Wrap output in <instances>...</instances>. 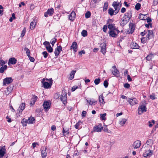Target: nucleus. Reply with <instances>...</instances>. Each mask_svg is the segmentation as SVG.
I'll list each match as a JSON object with an SVG mask.
<instances>
[{"label":"nucleus","mask_w":158,"mask_h":158,"mask_svg":"<svg viewBox=\"0 0 158 158\" xmlns=\"http://www.w3.org/2000/svg\"><path fill=\"white\" fill-rule=\"evenodd\" d=\"M41 83L44 88L48 89L51 87L52 80V79H47L44 78L42 79Z\"/></svg>","instance_id":"obj_1"},{"label":"nucleus","mask_w":158,"mask_h":158,"mask_svg":"<svg viewBox=\"0 0 158 158\" xmlns=\"http://www.w3.org/2000/svg\"><path fill=\"white\" fill-rule=\"evenodd\" d=\"M146 102L144 100H143L141 102L138 109V114L139 115H140L144 112L146 111L147 108L146 107Z\"/></svg>","instance_id":"obj_2"},{"label":"nucleus","mask_w":158,"mask_h":158,"mask_svg":"<svg viewBox=\"0 0 158 158\" xmlns=\"http://www.w3.org/2000/svg\"><path fill=\"white\" fill-rule=\"evenodd\" d=\"M112 5L115 9V15H116L118 12L120 10L122 5V3L121 2H119L118 1H114L113 2Z\"/></svg>","instance_id":"obj_3"},{"label":"nucleus","mask_w":158,"mask_h":158,"mask_svg":"<svg viewBox=\"0 0 158 158\" xmlns=\"http://www.w3.org/2000/svg\"><path fill=\"white\" fill-rule=\"evenodd\" d=\"M153 141L152 139H148L146 142V145L144 147L145 148L154 150L155 148L154 146L153 145Z\"/></svg>","instance_id":"obj_4"},{"label":"nucleus","mask_w":158,"mask_h":158,"mask_svg":"<svg viewBox=\"0 0 158 158\" xmlns=\"http://www.w3.org/2000/svg\"><path fill=\"white\" fill-rule=\"evenodd\" d=\"M142 149L144 151L143 154V156L144 157H147L148 156L149 157L152 155V152L151 149L145 148V147L143 148Z\"/></svg>","instance_id":"obj_5"},{"label":"nucleus","mask_w":158,"mask_h":158,"mask_svg":"<svg viewBox=\"0 0 158 158\" xmlns=\"http://www.w3.org/2000/svg\"><path fill=\"white\" fill-rule=\"evenodd\" d=\"M119 32V31L117 29H114L110 30L109 32V34L110 36L113 37H116Z\"/></svg>","instance_id":"obj_6"},{"label":"nucleus","mask_w":158,"mask_h":158,"mask_svg":"<svg viewBox=\"0 0 158 158\" xmlns=\"http://www.w3.org/2000/svg\"><path fill=\"white\" fill-rule=\"evenodd\" d=\"M112 69H111V71L112 74L116 77H118L119 76V72L117 69L116 66H114L112 67Z\"/></svg>","instance_id":"obj_7"},{"label":"nucleus","mask_w":158,"mask_h":158,"mask_svg":"<svg viewBox=\"0 0 158 158\" xmlns=\"http://www.w3.org/2000/svg\"><path fill=\"white\" fill-rule=\"evenodd\" d=\"M51 102L50 101H45L43 106L45 111H47L50 108Z\"/></svg>","instance_id":"obj_8"},{"label":"nucleus","mask_w":158,"mask_h":158,"mask_svg":"<svg viewBox=\"0 0 158 158\" xmlns=\"http://www.w3.org/2000/svg\"><path fill=\"white\" fill-rule=\"evenodd\" d=\"M54 9L52 8L48 9L47 11L44 13V16L45 17L52 16L54 13Z\"/></svg>","instance_id":"obj_9"},{"label":"nucleus","mask_w":158,"mask_h":158,"mask_svg":"<svg viewBox=\"0 0 158 158\" xmlns=\"http://www.w3.org/2000/svg\"><path fill=\"white\" fill-rule=\"evenodd\" d=\"M62 50V48L60 46H58L55 48L54 51L55 56H59L60 52Z\"/></svg>","instance_id":"obj_10"},{"label":"nucleus","mask_w":158,"mask_h":158,"mask_svg":"<svg viewBox=\"0 0 158 158\" xmlns=\"http://www.w3.org/2000/svg\"><path fill=\"white\" fill-rule=\"evenodd\" d=\"M13 81V79L11 77H6L3 80V85H6V84H9L11 83Z\"/></svg>","instance_id":"obj_11"},{"label":"nucleus","mask_w":158,"mask_h":158,"mask_svg":"<svg viewBox=\"0 0 158 158\" xmlns=\"http://www.w3.org/2000/svg\"><path fill=\"white\" fill-rule=\"evenodd\" d=\"M106 44L104 43H102L100 44L101 50L102 52L105 54L106 52Z\"/></svg>","instance_id":"obj_12"},{"label":"nucleus","mask_w":158,"mask_h":158,"mask_svg":"<svg viewBox=\"0 0 158 158\" xmlns=\"http://www.w3.org/2000/svg\"><path fill=\"white\" fill-rule=\"evenodd\" d=\"M6 153V150L5 146L0 147V158H2Z\"/></svg>","instance_id":"obj_13"},{"label":"nucleus","mask_w":158,"mask_h":158,"mask_svg":"<svg viewBox=\"0 0 158 158\" xmlns=\"http://www.w3.org/2000/svg\"><path fill=\"white\" fill-rule=\"evenodd\" d=\"M129 19L124 15L120 21V24L121 26H124L129 21Z\"/></svg>","instance_id":"obj_14"},{"label":"nucleus","mask_w":158,"mask_h":158,"mask_svg":"<svg viewBox=\"0 0 158 158\" xmlns=\"http://www.w3.org/2000/svg\"><path fill=\"white\" fill-rule=\"evenodd\" d=\"M102 128L101 124H99L97 126L94 127L93 128V132H100L101 131Z\"/></svg>","instance_id":"obj_15"},{"label":"nucleus","mask_w":158,"mask_h":158,"mask_svg":"<svg viewBox=\"0 0 158 158\" xmlns=\"http://www.w3.org/2000/svg\"><path fill=\"white\" fill-rule=\"evenodd\" d=\"M71 50L73 49L74 52H76L77 51V44L76 42H74L72 43L71 46L70 47Z\"/></svg>","instance_id":"obj_16"},{"label":"nucleus","mask_w":158,"mask_h":158,"mask_svg":"<svg viewBox=\"0 0 158 158\" xmlns=\"http://www.w3.org/2000/svg\"><path fill=\"white\" fill-rule=\"evenodd\" d=\"M13 88L10 85L7 87L5 90L4 93L6 95H9L13 90Z\"/></svg>","instance_id":"obj_17"},{"label":"nucleus","mask_w":158,"mask_h":158,"mask_svg":"<svg viewBox=\"0 0 158 158\" xmlns=\"http://www.w3.org/2000/svg\"><path fill=\"white\" fill-rule=\"evenodd\" d=\"M141 144V141L138 140L135 141L133 144V147L134 148H139Z\"/></svg>","instance_id":"obj_18"},{"label":"nucleus","mask_w":158,"mask_h":158,"mask_svg":"<svg viewBox=\"0 0 158 158\" xmlns=\"http://www.w3.org/2000/svg\"><path fill=\"white\" fill-rule=\"evenodd\" d=\"M47 148H43L41 151V156L42 158H46L47 156Z\"/></svg>","instance_id":"obj_19"},{"label":"nucleus","mask_w":158,"mask_h":158,"mask_svg":"<svg viewBox=\"0 0 158 158\" xmlns=\"http://www.w3.org/2000/svg\"><path fill=\"white\" fill-rule=\"evenodd\" d=\"M75 16L76 13L75 12L72 11L69 16V20L73 21L74 20Z\"/></svg>","instance_id":"obj_20"},{"label":"nucleus","mask_w":158,"mask_h":158,"mask_svg":"<svg viewBox=\"0 0 158 158\" xmlns=\"http://www.w3.org/2000/svg\"><path fill=\"white\" fill-rule=\"evenodd\" d=\"M129 33L132 34L134 31L135 28V26L133 23H130L129 25Z\"/></svg>","instance_id":"obj_21"},{"label":"nucleus","mask_w":158,"mask_h":158,"mask_svg":"<svg viewBox=\"0 0 158 158\" xmlns=\"http://www.w3.org/2000/svg\"><path fill=\"white\" fill-rule=\"evenodd\" d=\"M17 60L14 58H10L8 62V64L10 65V64H14L16 63Z\"/></svg>","instance_id":"obj_22"},{"label":"nucleus","mask_w":158,"mask_h":158,"mask_svg":"<svg viewBox=\"0 0 158 158\" xmlns=\"http://www.w3.org/2000/svg\"><path fill=\"white\" fill-rule=\"evenodd\" d=\"M67 92L66 90H62L60 99H66L67 98Z\"/></svg>","instance_id":"obj_23"},{"label":"nucleus","mask_w":158,"mask_h":158,"mask_svg":"<svg viewBox=\"0 0 158 158\" xmlns=\"http://www.w3.org/2000/svg\"><path fill=\"white\" fill-rule=\"evenodd\" d=\"M128 102L131 106L135 105L138 103L137 99H129Z\"/></svg>","instance_id":"obj_24"},{"label":"nucleus","mask_w":158,"mask_h":158,"mask_svg":"<svg viewBox=\"0 0 158 158\" xmlns=\"http://www.w3.org/2000/svg\"><path fill=\"white\" fill-rule=\"evenodd\" d=\"M25 104L24 103H22L18 109V111H19V113H21L22 111L25 108Z\"/></svg>","instance_id":"obj_25"},{"label":"nucleus","mask_w":158,"mask_h":158,"mask_svg":"<svg viewBox=\"0 0 158 158\" xmlns=\"http://www.w3.org/2000/svg\"><path fill=\"white\" fill-rule=\"evenodd\" d=\"M124 16L130 20L132 17V12L131 11L129 10L126 13Z\"/></svg>","instance_id":"obj_26"},{"label":"nucleus","mask_w":158,"mask_h":158,"mask_svg":"<svg viewBox=\"0 0 158 158\" xmlns=\"http://www.w3.org/2000/svg\"><path fill=\"white\" fill-rule=\"evenodd\" d=\"M153 37V33L152 31V30H148L147 36L148 40H149L152 38Z\"/></svg>","instance_id":"obj_27"},{"label":"nucleus","mask_w":158,"mask_h":158,"mask_svg":"<svg viewBox=\"0 0 158 158\" xmlns=\"http://www.w3.org/2000/svg\"><path fill=\"white\" fill-rule=\"evenodd\" d=\"M127 121V119L125 118H122L119 121V123L121 125L123 126Z\"/></svg>","instance_id":"obj_28"},{"label":"nucleus","mask_w":158,"mask_h":158,"mask_svg":"<svg viewBox=\"0 0 158 158\" xmlns=\"http://www.w3.org/2000/svg\"><path fill=\"white\" fill-rule=\"evenodd\" d=\"M130 47L132 49H138L139 46L138 45L135 43H133L130 45Z\"/></svg>","instance_id":"obj_29"},{"label":"nucleus","mask_w":158,"mask_h":158,"mask_svg":"<svg viewBox=\"0 0 158 158\" xmlns=\"http://www.w3.org/2000/svg\"><path fill=\"white\" fill-rule=\"evenodd\" d=\"M87 102L90 105H95L96 101L94 99H87Z\"/></svg>","instance_id":"obj_30"},{"label":"nucleus","mask_w":158,"mask_h":158,"mask_svg":"<svg viewBox=\"0 0 158 158\" xmlns=\"http://www.w3.org/2000/svg\"><path fill=\"white\" fill-rule=\"evenodd\" d=\"M114 25H115L113 24H107L108 27L110 29V31L117 29L114 26Z\"/></svg>","instance_id":"obj_31"},{"label":"nucleus","mask_w":158,"mask_h":158,"mask_svg":"<svg viewBox=\"0 0 158 158\" xmlns=\"http://www.w3.org/2000/svg\"><path fill=\"white\" fill-rule=\"evenodd\" d=\"M76 72V70H73L71 72L70 74V77H69L70 80H72L74 78V75Z\"/></svg>","instance_id":"obj_32"},{"label":"nucleus","mask_w":158,"mask_h":158,"mask_svg":"<svg viewBox=\"0 0 158 158\" xmlns=\"http://www.w3.org/2000/svg\"><path fill=\"white\" fill-rule=\"evenodd\" d=\"M147 15H143L142 14H140L139 15V19L142 20H145L147 19Z\"/></svg>","instance_id":"obj_33"},{"label":"nucleus","mask_w":158,"mask_h":158,"mask_svg":"<svg viewBox=\"0 0 158 158\" xmlns=\"http://www.w3.org/2000/svg\"><path fill=\"white\" fill-rule=\"evenodd\" d=\"M7 68L6 65H4L3 66H1L0 68V73H3L6 70Z\"/></svg>","instance_id":"obj_34"},{"label":"nucleus","mask_w":158,"mask_h":158,"mask_svg":"<svg viewBox=\"0 0 158 158\" xmlns=\"http://www.w3.org/2000/svg\"><path fill=\"white\" fill-rule=\"evenodd\" d=\"M36 22H35V21L33 20L31 22V23L30 24V27L31 29H34L35 26L36 25Z\"/></svg>","instance_id":"obj_35"},{"label":"nucleus","mask_w":158,"mask_h":158,"mask_svg":"<svg viewBox=\"0 0 158 158\" xmlns=\"http://www.w3.org/2000/svg\"><path fill=\"white\" fill-rule=\"evenodd\" d=\"M35 118L32 117L29 118L28 119V124H32L35 120Z\"/></svg>","instance_id":"obj_36"},{"label":"nucleus","mask_w":158,"mask_h":158,"mask_svg":"<svg viewBox=\"0 0 158 158\" xmlns=\"http://www.w3.org/2000/svg\"><path fill=\"white\" fill-rule=\"evenodd\" d=\"M102 127V129H103L104 131L108 133H110L111 131L108 130L107 127V126L106 125H104L103 127Z\"/></svg>","instance_id":"obj_37"},{"label":"nucleus","mask_w":158,"mask_h":158,"mask_svg":"<svg viewBox=\"0 0 158 158\" xmlns=\"http://www.w3.org/2000/svg\"><path fill=\"white\" fill-rule=\"evenodd\" d=\"M108 13L111 16L114 15V10L112 8H110L108 10Z\"/></svg>","instance_id":"obj_38"},{"label":"nucleus","mask_w":158,"mask_h":158,"mask_svg":"<svg viewBox=\"0 0 158 158\" xmlns=\"http://www.w3.org/2000/svg\"><path fill=\"white\" fill-rule=\"evenodd\" d=\"M63 135L64 136L66 135H68L69 133V129H68L63 128Z\"/></svg>","instance_id":"obj_39"},{"label":"nucleus","mask_w":158,"mask_h":158,"mask_svg":"<svg viewBox=\"0 0 158 158\" xmlns=\"http://www.w3.org/2000/svg\"><path fill=\"white\" fill-rule=\"evenodd\" d=\"M108 6V4L107 2H106L104 4L103 7V11L105 12L107 10Z\"/></svg>","instance_id":"obj_40"},{"label":"nucleus","mask_w":158,"mask_h":158,"mask_svg":"<svg viewBox=\"0 0 158 158\" xmlns=\"http://www.w3.org/2000/svg\"><path fill=\"white\" fill-rule=\"evenodd\" d=\"M153 57V55L152 54H150L148 55L146 57V59L150 61L151 60L152 58Z\"/></svg>","instance_id":"obj_41"},{"label":"nucleus","mask_w":158,"mask_h":158,"mask_svg":"<svg viewBox=\"0 0 158 158\" xmlns=\"http://www.w3.org/2000/svg\"><path fill=\"white\" fill-rule=\"evenodd\" d=\"M24 50L26 51L27 56H29L30 55V52L29 49L28 48L25 47L24 48Z\"/></svg>","instance_id":"obj_42"},{"label":"nucleus","mask_w":158,"mask_h":158,"mask_svg":"<svg viewBox=\"0 0 158 158\" xmlns=\"http://www.w3.org/2000/svg\"><path fill=\"white\" fill-rule=\"evenodd\" d=\"M106 113L104 114H100V117L102 120L105 121L106 120V118L105 117L106 116Z\"/></svg>","instance_id":"obj_43"},{"label":"nucleus","mask_w":158,"mask_h":158,"mask_svg":"<svg viewBox=\"0 0 158 158\" xmlns=\"http://www.w3.org/2000/svg\"><path fill=\"white\" fill-rule=\"evenodd\" d=\"M43 44L45 46L46 48H47V47L51 46L49 42L47 41L44 42L43 43Z\"/></svg>","instance_id":"obj_44"},{"label":"nucleus","mask_w":158,"mask_h":158,"mask_svg":"<svg viewBox=\"0 0 158 158\" xmlns=\"http://www.w3.org/2000/svg\"><path fill=\"white\" fill-rule=\"evenodd\" d=\"M22 124L25 126H26L27 124L28 123V120L24 118L22 121Z\"/></svg>","instance_id":"obj_45"},{"label":"nucleus","mask_w":158,"mask_h":158,"mask_svg":"<svg viewBox=\"0 0 158 158\" xmlns=\"http://www.w3.org/2000/svg\"><path fill=\"white\" fill-rule=\"evenodd\" d=\"M93 1L94 3H93L91 1L90 3V5L92 7H94L96 6V3L98 2V0H93Z\"/></svg>","instance_id":"obj_46"},{"label":"nucleus","mask_w":158,"mask_h":158,"mask_svg":"<svg viewBox=\"0 0 158 158\" xmlns=\"http://www.w3.org/2000/svg\"><path fill=\"white\" fill-rule=\"evenodd\" d=\"M140 7L141 4L139 3H137L135 6V8L136 10H138L140 9Z\"/></svg>","instance_id":"obj_47"},{"label":"nucleus","mask_w":158,"mask_h":158,"mask_svg":"<svg viewBox=\"0 0 158 158\" xmlns=\"http://www.w3.org/2000/svg\"><path fill=\"white\" fill-rule=\"evenodd\" d=\"M81 34L83 37H85L87 35V32L86 30H83L81 33Z\"/></svg>","instance_id":"obj_48"},{"label":"nucleus","mask_w":158,"mask_h":158,"mask_svg":"<svg viewBox=\"0 0 158 158\" xmlns=\"http://www.w3.org/2000/svg\"><path fill=\"white\" fill-rule=\"evenodd\" d=\"M6 61H5L3 60H0V67L3 66V65L6 63Z\"/></svg>","instance_id":"obj_49"},{"label":"nucleus","mask_w":158,"mask_h":158,"mask_svg":"<svg viewBox=\"0 0 158 158\" xmlns=\"http://www.w3.org/2000/svg\"><path fill=\"white\" fill-rule=\"evenodd\" d=\"M46 49L49 52L51 53L53 52V48L51 46L49 47H47Z\"/></svg>","instance_id":"obj_50"},{"label":"nucleus","mask_w":158,"mask_h":158,"mask_svg":"<svg viewBox=\"0 0 158 158\" xmlns=\"http://www.w3.org/2000/svg\"><path fill=\"white\" fill-rule=\"evenodd\" d=\"M100 81V78H96L95 79L94 81V83L96 85L98 84Z\"/></svg>","instance_id":"obj_51"},{"label":"nucleus","mask_w":158,"mask_h":158,"mask_svg":"<svg viewBox=\"0 0 158 158\" xmlns=\"http://www.w3.org/2000/svg\"><path fill=\"white\" fill-rule=\"evenodd\" d=\"M147 38L145 37H143L141 39V41L143 43H145L147 41Z\"/></svg>","instance_id":"obj_52"},{"label":"nucleus","mask_w":158,"mask_h":158,"mask_svg":"<svg viewBox=\"0 0 158 158\" xmlns=\"http://www.w3.org/2000/svg\"><path fill=\"white\" fill-rule=\"evenodd\" d=\"M149 123V127H152L153 125L155 123V121L154 120H152V121H149L148 122Z\"/></svg>","instance_id":"obj_53"},{"label":"nucleus","mask_w":158,"mask_h":158,"mask_svg":"<svg viewBox=\"0 0 158 158\" xmlns=\"http://www.w3.org/2000/svg\"><path fill=\"white\" fill-rule=\"evenodd\" d=\"M85 17L86 18H88L90 16L91 13L89 11H88L85 14Z\"/></svg>","instance_id":"obj_54"},{"label":"nucleus","mask_w":158,"mask_h":158,"mask_svg":"<svg viewBox=\"0 0 158 158\" xmlns=\"http://www.w3.org/2000/svg\"><path fill=\"white\" fill-rule=\"evenodd\" d=\"M60 94L59 93H57L55 95V97L56 99H60Z\"/></svg>","instance_id":"obj_55"},{"label":"nucleus","mask_w":158,"mask_h":158,"mask_svg":"<svg viewBox=\"0 0 158 158\" xmlns=\"http://www.w3.org/2000/svg\"><path fill=\"white\" fill-rule=\"evenodd\" d=\"M103 85L105 88H107L108 86V83L107 80H105L104 81V83H103Z\"/></svg>","instance_id":"obj_56"},{"label":"nucleus","mask_w":158,"mask_h":158,"mask_svg":"<svg viewBox=\"0 0 158 158\" xmlns=\"http://www.w3.org/2000/svg\"><path fill=\"white\" fill-rule=\"evenodd\" d=\"M82 122L80 121H78L75 125V127L76 129H77L79 128V127L80 126V123H82Z\"/></svg>","instance_id":"obj_57"},{"label":"nucleus","mask_w":158,"mask_h":158,"mask_svg":"<svg viewBox=\"0 0 158 158\" xmlns=\"http://www.w3.org/2000/svg\"><path fill=\"white\" fill-rule=\"evenodd\" d=\"M45 58H46L48 56V53L46 51H44L42 53Z\"/></svg>","instance_id":"obj_58"},{"label":"nucleus","mask_w":158,"mask_h":158,"mask_svg":"<svg viewBox=\"0 0 158 158\" xmlns=\"http://www.w3.org/2000/svg\"><path fill=\"white\" fill-rule=\"evenodd\" d=\"M26 32V29L25 28H24L23 30L22 31L21 36L22 37H23L25 35Z\"/></svg>","instance_id":"obj_59"},{"label":"nucleus","mask_w":158,"mask_h":158,"mask_svg":"<svg viewBox=\"0 0 158 158\" xmlns=\"http://www.w3.org/2000/svg\"><path fill=\"white\" fill-rule=\"evenodd\" d=\"M102 30L104 32H106L107 30V26L105 25L103 26Z\"/></svg>","instance_id":"obj_60"},{"label":"nucleus","mask_w":158,"mask_h":158,"mask_svg":"<svg viewBox=\"0 0 158 158\" xmlns=\"http://www.w3.org/2000/svg\"><path fill=\"white\" fill-rule=\"evenodd\" d=\"M78 87L77 86H74L72 88L71 90L73 92L78 88Z\"/></svg>","instance_id":"obj_61"},{"label":"nucleus","mask_w":158,"mask_h":158,"mask_svg":"<svg viewBox=\"0 0 158 158\" xmlns=\"http://www.w3.org/2000/svg\"><path fill=\"white\" fill-rule=\"evenodd\" d=\"M99 102L100 103L101 105H104L105 103V102L104 101V99H99Z\"/></svg>","instance_id":"obj_62"},{"label":"nucleus","mask_w":158,"mask_h":158,"mask_svg":"<svg viewBox=\"0 0 158 158\" xmlns=\"http://www.w3.org/2000/svg\"><path fill=\"white\" fill-rule=\"evenodd\" d=\"M28 57L29 58V59L31 61L33 62L35 61V59L34 58L32 57H31L30 56H28Z\"/></svg>","instance_id":"obj_63"},{"label":"nucleus","mask_w":158,"mask_h":158,"mask_svg":"<svg viewBox=\"0 0 158 158\" xmlns=\"http://www.w3.org/2000/svg\"><path fill=\"white\" fill-rule=\"evenodd\" d=\"M113 22V20L111 19H109L108 20L107 24H111V23H112Z\"/></svg>","instance_id":"obj_64"}]
</instances>
